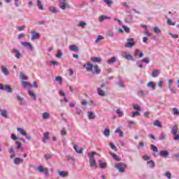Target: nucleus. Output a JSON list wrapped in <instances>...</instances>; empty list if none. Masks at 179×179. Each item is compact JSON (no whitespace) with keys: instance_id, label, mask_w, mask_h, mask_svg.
<instances>
[{"instance_id":"20","label":"nucleus","mask_w":179,"mask_h":179,"mask_svg":"<svg viewBox=\"0 0 179 179\" xmlns=\"http://www.w3.org/2000/svg\"><path fill=\"white\" fill-rule=\"evenodd\" d=\"M37 6L39 10H44V6L41 3V1L37 0Z\"/></svg>"},{"instance_id":"51","label":"nucleus","mask_w":179,"mask_h":179,"mask_svg":"<svg viewBox=\"0 0 179 179\" xmlns=\"http://www.w3.org/2000/svg\"><path fill=\"white\" fill-rule=\"evenodd\" d=\"M44 170L45 169H43L42 166H38V171H39V173H44Z\"/></svg>"},{"instance_id":"21","label":"nucleus","mask_w":179,"mask_h":179,"mask_svg":"<svg viewBox=\"0 0 179 179\" xmlns=\"http://www.w3.org/2000/svg\"><path fill=\"white\" fill-rule=\"evenodd\" d=\"M59 6L60 9L65 10V9H66V3L60 1L59 3Z\"/></svg>"},{"instance_id":"57","label":"nucleus","mask_w":179,"mask_h":179,"mask_svg":"<svg viewBox=\"0 0 179 179\" xmlns=\"http://www.w3.org/2000/svg\"><path fill=\"white\" fill-rule=\"evenodd\" d=\"M103 2H105V3H106L107 5H108V6H111V3H113V1L110 0H103Z\"/></svg>"},{"instance_id":"28","label":"nucleus","mask_w":179,"mask_h":179,"mask_svg":"<svg viewBox=\"0 0 179 179\" xmlns=\"http://www.w3.org/2000/svg\"><path fill=\"white\" fill-rule=\"evenodd\" d=\"M43 136H44V140H43V142H44V143H45V141H48V139H50V133H48V132H45L44 134H43Z\"/></svg>"},{"instance_id":"55","label":"nucleus","mask_w":179,"mask_h":179,"mask_svg":"<svg viewBox=\"0 0 179 179\" xmlns=\"http://www.w3.org/2000/svg\"><path fill=\"white\" fill-rule=\"evenodd\" d=\"M110 149H113V150H117V147L114 145L113 143H110Z\"/></svg>"},{"instance_id":"56","label":"nucleus","mask_w":179,"mask_h":179,"mask_svg":"<svg viewBox=\"0 0 179 179\" xmlns=\"http://www.w3.org/2000/svg\"><path fill=\"white\" fill-rule=\"evenodd\" d=\"M15 143L17 145V149H20L22 148V142L17 141Z\"/></svg>"},{"instance_id":"52","label":"nucleus","mask_w":179,"mask_h":179,"mask_svg":"<svg viewBox=\"0 0 179 179\" xmlns=\"http://www.w3.org/2000/svg\"><path fill=\"white\" fill-rule=\"evenodd\" d=\"M61 135L62 136H66V131H65V128H63L62 130H61Z\"/></svg>"},{"instance_id":"49","label":"nucleus","mask_w":179,"mask_h":179,"mask_svg":"<svg viewBox=\"0 0 179 179\" xmlns=\"http://www.w3.org/2000/svg\"><path fill=\"white\" fill-rule=\"evenodd\" d=\"M104 19H110V17H108L107 16L101 15L99 18V22H103V20H104Z\"/></svg>"},{"instance_id":"36","label":"nucleus","mask_w":179,"mask_h":179,"mask_svg":"<svg viewBox=\"0 0 179 179\" xmlns=\"http://www.w3.org/2000/svg\"><path fill=\"white\" fill-rule=\"evenodd\" d=\"M106 166H107L106 162H103L101 161H99V168L101 169H106Z\"/></svg>"},{"instance_id":"32","label":"nucleus","mask_w":179,"mask_h":179,"mask_svg":"<svg viewBox=\"0 0 179 179\" xmlns=\"http://www.w3.org/2000/svg\"><path fill=\"white\" fill-rule=\"evenodd\" d=\"M96 115L93 112H88V118L89 120H94Z\"/></svg>"},{"instance_id":"58","label":"nucleus","mask_w":179,"mask_h":179,"mask_svg":"<svg viewBox=\"0 0 179 179\" xmlns=\"http://www.w3.org/2000/svg\"><path fill=\"white\" fill-rule=\"evenodd\" d=\"M11 139H13V141H17V139H19L16 135L15 134H11Z\"/></svg>"},{"instance_id":"9","label":"nucleus","mask_w":179,"mask_h":179,"mask_svg":"<svg viewBox=\"0 0 179 179\" xmlns=\"http://www.w3.org/2000/svg\"><path fill=\"white\" fill-rule=\"evenodd\" d=\"M1 72H3V73L6 75V76H8V75H9V70H8V68H6V66H1Z\"/></svg>"},{"instance_id":"33","label":"nucleus","mask_w":179,"mask_h":179,"mask_svg":"<svg viewBox=\"0 0 179 179\" xmlns=\"http://www.w3.org/2000/svg\"><path fill=\"white\" fill-rule=\"evenodd\" d=\"M116 134H119L120 138H122L124 136V132L121 131L119 128L116 129L115 131Z\"/></svg>"},{"instance_id":"11","label":"nucleus","mask_w":179,"mask_h":179,"mask_svg":"<svg viewBox=\"0 0 179 179\" xmlns=\"http://www.w3.org/2000/svg\"><path fill=\"white\" fill-rule=\"evenodd\" d=\"M70 51H74L75 52H79V48L76 46V45H72L69 46Z\"/></svg>"},{"instance_id":"25","label":"nucleus","mask_w":179,"mask_h":179,"mask_svg":"<svg viewBox=\"0 0 179 179\" xmlns=\"http://www.w3.org/2000/svg\"><path fill=\"white\" fill-rule=\"evenodd\" d=\"M17 130L21 134V135H23V136H27V133L22 128H17Z\"/></svg>"},{"instance_id":"17","label":"nucleus","mask_w":179,"mask_h":179,"mask_svg":"<svg viewBox=\"0 0 179 179\" xmlns=\"http://www.w3.org/2000/svg\"><path fill=\"white\" fill-rule=\"evenodd\" d=\"M1 115L3 117V118H8V111L6 110L0 109Z\"/></svg>"},{"instance_id":"59","label":"nucleus","mask_w":179,"mask_h":179,"mask_svg":"<svg viewBox=\"0 0 179 179\" xmlns=\"http://www.w3.org/2000/svg\"><path fill=\"white\" fill-rule=\"evenodd\" d=\"M166 139V136H164V133H161V137L159 138V141H164Z\"/></svg>"},{"instance_id":"54","label":"nucleus","mask_w":179,"mask_h":179,"mask_svg":"<svg viewBox=\"0 0 179 179\" xmlns=\"http://www.w3.org/2000/svg\"><path fill=\"white\" fill-rule=\"evenodd\" d=\"M134 110H137V111H141V107L138 104L134 105Z\"/></svg>"},{"instance_id":"3","label":"nucleus","mask_w":179,"mask_h":179,"mask_svg":"<svg viewBox=\"0 0 179 179\" xmlns=\"http://www.w3.org/2000/svg\"><path fill=\"white\" fill-rule=\"evenodd\" d=\"M83 68H85L87 72H92V70L93 69V64L88 62L86 64H83Z\"/></svg>"},{"instance_id":"63","label":"nucleus","mask_w":179,"mask_h":179,"mask_svg":"<svg viewBox=\"0 0 179 179\" xmlns=\"http://www.w3.org/2000/svg\"><path fill=\"white\" fill-rule=\"evenodd\" d=\"M116 113L119 115V117H122V112H121V110L117 109Z\"/></svg>"},{"instance_id":"18","label":"nucleus","mask_w":179,"mask_h":179,"mask_svg":"<svg viewBox=\"0 0 179 179\" xmlns=\"http://www.w3.org/2000/svg\"><path fill=\"white\" fill-rule=\"evenodd\" d=\"M117 62V58L115 57H112L110 59L108 60V64L111 65V64H115Z\"/></svg>"},{"instance_id":"12","label":"nucleus","mask_w":179,"mask_h":179,"mask_svg":"<svg viewBox=\"0 0 179 179\" xmlns=\"http://www.w3.org/2000/svg\"><path fill=\"white\" fill-rule=\"evenodd\" d=\"M173 135H177V132H178V126L177 124H175L171 130Z\"/></svg>"},{"instance_id":"62","label":"nucleus","mask_w":179,"mask_h":179,"mask_svg":"<svg viewBox=\"0 0 179 179\" xmlns=\"http://www.w3.org/2000/svg\"><path fill=\"white\" fill-rule=\"evenodd\" d=\"M20 75H21V79L22 80H27V77H26V76L22 73H20Z\"/></svg>"},{"instance_id":"16","label":"nucleus","mask_w":179,"mask_h":179,"mask_svg":"<svg viewBox=\"0 0 179 179\" xmlns=\"http://www.w3.org/2000/svg\"><path fill=\"white\" fill-rule=\"evenodd\" d=\"M13 52H14L15 54V58H17V59H19V58H20V57H22V53H20V52H19V50H17L16 49H13Z\"/></svg>"},{"instance_id":"35","label":"nucleus","mask_w":179,"mask_h":179,"mask_svg":"<svg viewBox=\"0 0 179 179\" xmlns=\"http://www.w3.org/2000/svg\"><path fill=\"white\" fill-rule=\"evenodd\" d=\"M14 163L15 164H19L20 163H23V159L21 158H15Z\"/></svg>"},{"instance_id":"43","label":"nucleus","mask_w":179,"mask_h":179,"mask_svg":"<svg viewBox=\"0 0 179 179\" xmlns=\"http://www.w3.org/2000/svg\"><path fill=\"white\" fill-rule=\"evenodd\" d=\"M167 24L169 25V26H176V22H173L171 21V20H170V18H168L167 20Z\"/></svg>"},{"instance_id":"38","label":"nucleus","mask_w":179,"mask_h":179,"mask_svg":"<svg viewBox=\"0 0 179 179\" xmlns=\"http://www.w3.org/2000/svg\"><path fill=\"white\" fill-rule=\"evenodd\" d=\"M104 38V37L101 35H98L96 40H95V43L96 44H97V43H99V41H100L101 40H103Z\"/></svg>"},{"instance_id":"5","label":"nucleus","mask_w":179,"mask_h":179,"mask_svg":"<svg viewBox=\"0 0 179 179\" xmlns=\"http://www.w3.org/2000/svg\"><path fill=\"white\" fill-rule=\"evenodd\" d=\"M21 44L24 47H29V48L31 51H34V48H33V46L31 45V43H30L29 42H21Z\"/></svg>"},{"instance_id":"48","label":"nucleus","mask_w":179,"mask_h":179,"mask_svg":"<svg viewBox=\"0 0 179 179\" xmlns=\"http://www.w3.org/2000/svg\"><path fill=\"white\" fill-rule=\"evenodd\" d=\"M59 93L60 96H62L63 97H66V94H65V92L62 90H60L59 91Z\"/></svg>"},{"instance_id":"53","label":"nucleus","mask_w":179,"mask_h":179,"mask_svg":"<svg viewBox=\"0 0 179 179\" xmlns=\"http://www.w3.org/2000/svg\"><path fill=\"white\" fill-rule=\"evenodd\" d=\"M78 26L80 27H83H83H85V26H86V22H85L83 21H81V22H80Z\"/></svg>"},{"instance_id":"37","label":"nucleus","mask_w":179,"mask_h":179,"mask_svg":"<svg viewBox=\"0 0 179 179\" xmlns=\"http://www.w3.org/2000/svg\"><path fill=\"white\" fill-rule=\"evenodd\" d=\"M4 90H7L8 93H12V87L8 85H5Z\"/></svg>"},{"instance_id":"10","label":"nucleus","mask_w":179,"mask_h":179,"mask_svg":"<svg viewBox=\"0 0 179 179\" xmlns=\"http://www.w3.org/2000/svg\"><path fill=\"white\" fill-rule=\"evenodd\" d=\"M91 61L94 63L101 64V57H94L91 58Z\"/></svg>"},{"instance_id":"24","label":"nucleus","mask_w":179,"mask_h":179,"mask_svg":"<svg viewBox=\"0 0 179 179\" xmlns=\"http://www.w3.org/2000/svg\"><path fill=\"white\" fill-rule=\"evenodd\" d=\"M58 174H59V176H60V177H63V178L68 177V176H69L68 172H64L62 171H58Z\"/></svg>"},{"instance_id":"60","label":"nucleus","mask_w":179,"mask_h":179,"mask_svg":"<svg viewBox=\"0 0 179 179\" xmlns=\"http://www.w3.org/2000/svg\"><path fill=\"white\" fill-rule=\"evenodd\" d=\"M153 30H154V33H160V31H162L160 30V29H159V28H157L156 27H154Z\"/></svg>"},{"instance_id":"6","label":"nucleus","mask_w":179,"mask_h":179,"mask_svg":"<svg viewBox=\"0 0 179 179\" xmlns=\"http://www.w3.org/2000/svg\"><path fill=\"white\" fill-rule=\"evenodd\" d=\"M123 57L124 58V59H127V61H132V59H134V58L132 57V55H129V53H127V52H124Z\"/></svg>"},{"instance_id":"23","label":"nucleus","mask_w":179,"mask_h":179,"mask_svg":"<svg viewBox=\"0 0 179 179\" xmlns=\"http://www.w3.org/2000/svg\"><path fill=\"white\" fill-rule=\"evenodd\" d=\"M28 94H29V96H31L32 99H34V100H37V95H36V94H34L33 91L31 90L28 91Z\"/></svg>"},{"instance_id":"45","label":"nucleus","mask_w":179,"mask_h":179,"mask_svg":"<svg viewBox=\"0 0 179 179\" xmlns=\"http://www.w3.org/2000/svg\"><path fill=\"white\" fill-rule=\"evenodd\" d=\"M131 113H132L131 118H134L135 116L138 117V116L141 115V113L138 111L131 112Z\"/></svg>"},{"instance_id":"61","label":"nucleus","mask_w":179,"mask_h":179,"mask_svg":"<svg viewBox=\"0 0 179 179\" xmlns=\"http://www.w3.org/2000/svg\"><path fill=\"white\" fill-rule=\"evenodd\" d=\"M165 176L167 178H169L171 179V173H170V172L169 171H166V173H165Z\"/></svg>"},{"instance_id":"47","label":"nucleus","mask_w":179,"mask_h":179,"mask_svg":"<svg viewBox=\"0 0 179 179\" xmlns=\"http://www.w3.org/2000/svg\"><path fill=\"white\" fill-rule=\"evenodd\" d=\"M173 111L174 115H179L178 109L177 108H173Z\"/></svg>"},{"instance_id":"41","label":"nucleus","mask_w":179,"mask_h":179,"mask_svg":"<svg viewBox=\"0 0 179 179\" xmlns=\"http://www.w3.org/2000/svg\"><path fill=\"white\" fill-rule=\"evenodd\" d=\"M147 164L151 169L155 166V162L153 160L148 161Z\"/></svg>"},{"instance_id":"8","label":"nucleus","mask_w":179,"mask_h":179,"mask_svg":"<svg viewBox=\"0 0 179 179\" xmlns=\"http://www.w3.org/2000/svg\"><path fill=\"white\" fill-rule=\"evenodd\" d=\"M21 85H22V87H24V89H26L27 87L28 88L31 87V84L30 83H29V82L22 81L21 83Z\"/></svg>"},{"instance_id":"42","label":"nucleus","mask_w":179,"mask_h":179,"mask_svg":"<svg viewBox=\"0 0 179 179\" xmlns=\"http://www.w3.org/2000/svg\"><path fill=\"white\" fill-rule=\"evenodd\" d=\"M95 155H96V156H100V155H99L97 152H92V153L88 152V156L89 157H93V156H95Z\"/></svg>"},{"instance_id":"14","label":"nucleus","mask_w":179,"mask_h":179,"mask_svg":"<svg viewBox=\"0 0 179 179\" xmlns=\"http://www.w3.org/2000/svg\"><path fill=\"white\" fill-rule=\"evenodd\" d=\"M159 153H160V156H162V157H169V152L167 150L160 151Z\"/></svg>"},{"instance_id":"26","label":"nucleus","mask_w":179,"mask_h":179,"mask_svg":"<svg viewBox=\"0 0 179 179\" xmlns=\"http://www.w3.org/2000/svg\"><path fill=\"white\" fill-rule=\"evenodd\" d=\"M103 135L107 138L110 136V129L108 128L107 127L105 128V129L103 130Z\"/></svg>"},{"instance_id":"2","label":"nucleus","mask_w":179,"mask_h":179,"mask_svg":"<svg viewBox=\"0 0 179 179\" xmlns=\"http://www.w3.org/2000/svg\"><path fill=\"white\" fill-rule=\"evenodd\" d=\"M73 149L74 150H76V153H79L80 155H82V153H83V152L85 151L84 148H80V146L78 145H75L73 146Z\"/></svg>"},{"instance_id":"13","label":"nucleus","mask_w":179,"mask_h":179,"mask_svg":"<svg viewBox=\"0 0 179 179\" xmlns=\"http://www.w3.org/2000/svg\"><path fill=\"white\" fill-rule=\"evenodd\" d=\"M152 125H154V127H157L158 128H162V123L158 120H154Z\"/></svg>"},{"instance_id":"34","label":"nucleus","mask_w":179,"mask_h":179,"mask_svg":"<svg viewBox=\"0 0 179 179\" xmlns=\"http://www.w3.org/2000/svg\"><path fill=\"white\" fill-rule=\"evenodd\" d=\"M42 118L43 120H48V118H50V114L47 112L43 113L42 115Z\"/></svg>"},{"instance_id":"27","label":"nucleus","mask_w":179,"mask_h":179,"mask_svg":"<svg viewBox=\"0 0 179 179\" xmlns=\"http://www.w3.org/2000/svg\"><path fill=\"white\" fill-rule=\"evenodd\" d=\"M94 69L95 71V73H96V75H100V72H101V70L100 69V68H99V65L94 66Z\"/></svg>"},{"instance_id":"15","label":"nucleus","mask_w":179,"mask_h":179,"mask_svg":"<svg viewBox=\"0 0 179 179\" xmlns=\"http://www.w3.org/2000/svg\"><path fill=\"white\" fill-rule=\"evenodd\" d=\"M160 75V71L158 69H155L152 72V78H156V76H159Z\"/></svg>"},{"instance_id":"31","label":"nucleus","mask_w":179,"mask_h":179,"mask_svg":"<svg viewBox=\"0 0 179 179\" xmlns=\"http://www.w3.org/2000/svg\"><path fill=\"white\" fill-rule=\"evenodd\" d=\"M147 86H148L149 87H152V89L153 90H155L156 89V85H155V83H153V82L148 83Z\"/></svg>"},{"instance_id":"4","label":"nucleus","mask_w":179,"mask_h":179,"mask_svg":"<svg viewBox=\"0 0 179 179\" xmlns=\"http://www.w3.org/2000/svg\"><path fill=\"white\" fill-rule=\"evenodd\" d=\"M31 33L32 34L31 36V41H34V40H37V38L40 37V34H38V32H34V31H32Z\"/></svg>"},{"instance_id":"22","label":"nucleus","mask_w":179,"mask_h":179,"mask_svg":"<svg viewBox=\"0 0 179 179\" xmlns=\"http://www.w3.org/2000/svg\"><path fill=\"white\" fill-rule=\"evenodd\" d=\"M98 94L101 96V97H104L106 96V92H104L101 88H98Z\"/></svg>"},{"instance_id":"46","label":"nucleus","mask_w":179,"mask_h":179,"mask_svg":"<svg viewBox=\"0 0 179 179\" xmlns=\"http://www.w3.org/2000/svg\"><path fill=\"white\" fill-rule=\"evenodd\" d=\"M50 64H52V65H59V63L55 61H50L47 62L48 65H50Z\"/></svg>"},{"instance_id":"7","label":"nucleus","mask_w":179,"mask_h":179,"mask_svg":"<svg viewBox=\"0 0 179 179\" xmlns=\"http://www.w3.org/2000/svg\"><path fill=\"white\" fill-rule=\"evenodd\" d=\"M90 167H94V169H97V165H96V159L92 157L90 159Z\"/></svg>"},{"instance_id":"19","label":"nucleus","mask_w":179,"mask_h":179,"mask_svg":"<svg viewBox=\"0 0 179 179\" xmlns=\"http://www.w3.org/2000/svg\"><path fill=\"white\" fill-rule=\"evenodd\" d=\"M49 10L51 12V13H58L59 12V10H58V9H57V8L55 6H50L49 8Z\"/></svg>"},{"instance_id":"40","label":"nucleus","mask_w":179,"mask_h":179,"mask_svg":"<svg viewBox=\"0 0 179 179\" xmlns=\"http://www.w3.org/2000/svg\"><path fill=\"white\" fill-rule=\"evenodd\" d=\"M62 55H63V53H62V50H57V55L56 56V58H62Z\"/></svg>"},{"instance_id":"29","label":"nucleus","mask_w":179,"mask_h":179,"mask_svg":"<svg viewBox=\"0 0 179 179\" xmlns=\"http://www.w3.org/2000/svg\"><path fill=\"white\" fill-rule=\"evenodd\" d=\"M136 43L133 42V43H125L124 47H126V48H132V47H134Z\"/></svg>"},{"instance_id":"1","label":"nucleus","mask_w":179,"mask_h":179,"mask_svg":"<svg viewBox=\"0 0 179 179\" xmlns=\"http://www.w3.org/2000/svg\"><path fill=\"white\" fill-rule=\"evenodd\" d=\"M115 169H117L119 173H125L127 166L122 163H120L115 164Z\"/></svg>"},{"instance_id":"44","label":"nucleus","mask_w":179,"mask_h":179,"mask_svg":"<svg viewBox=\"0 0 179 179\" xmlns=\"http://www.w3.org/2000/svg\"><path fill=\"white\" fill-rule=\"evenodd\" d=\"M151 150H153V152H159V149L157 148V147H156L153 144L151 145Z\"/></svg>"},{"instance_id":"64","label":"nucleus","mask_w":179,"mask_h":179,"mask_svg":"<svg viewBox=\"0 0 179 179\" xmlns=\"http://www.w3.org/2000/svg\"><path fill=\"white\" fill-rule=\"evenodd\" d=\"M141 62H145L146 64H149V62H150V60H149L148 58H145L141 61Z\"/></svg>"},{"instance_id":"39","label":"nucleus","mask_w":179,"mask_h":179,"mask_svg":"<svg viewBox=\"0 0 179 179\" xmlns=\"http://www.w3.org/2000/svg\"><path fill=\"white\" fill-rule=\"evenodd\" d=\"M17 99L19 100V101H21L20 103V106H24V102H23L24 101V99H23V97H22V96H17Z\"/></svg>"},{"instance_id":"50","label":"nucleus","mask_w":179,"mask_h":179,"mask_svg":"<svg viewBox=\"0 0 179 179\" xmlns=\"http://www.w3.org/2000/svg\"><path fill=\"white\" fill-rule=\"evenodd\" d=\"M138 96H145V91L142 90H138Z\"/></svg>"},{"instance_id":"30","label":"nucleus","mask_w":179,"mask_h":179,"mask_svg":"<svg viewBox=\"0 0 179 179\" xmlns=\"http://www.w3.org/2000/svg\"><path fill=\"white\" fill-rule=\"evenodd\" d=\"M55 80L59 83V86H62V77L61 76L55 77Z\"/></svg>"}]
</instances>
